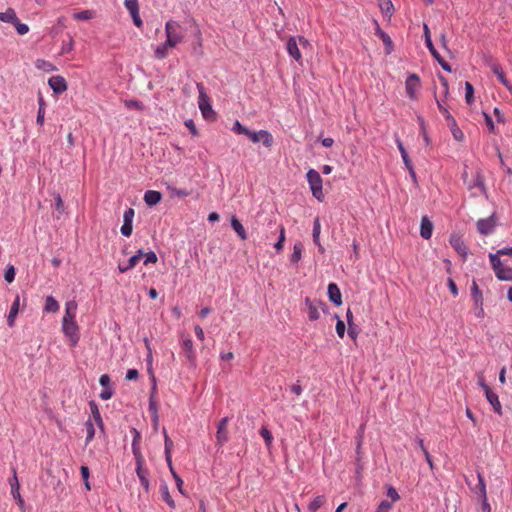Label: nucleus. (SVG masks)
Listing matches in <instances>:
<instances>
[{
    "instance_id": "f3484780",
    "label": "nucleus",
    "mask_w": 512,
    "mask_h": 512,
    "mask_svg": "<svg viewBox=\"0 0 512 512\" xmlns=\"http://www.w3.org/2000/svg\"><path fill=\"white\" fill-rule=\"evenodd\" d=\"M328 297L329 300L334 303L336 306H340L342 304V295L339 287L335 283H330L328 285Z\"/></svg>"
},
{
    "instance_id": "aec40b11",
    "label": "nucleus",
    "mask_w": 512,
    "mask_h": 512,
    "mask_svg": "<svg viewBox=\"0 0 512 512\" xmlns=\"http://www.w3.org/2000/svg\"><path fill=\"white\" fill-rule=\"evenodd\" d=\"M182 348L184 351V354L186 358L191 362L192 364L195 363L196 356H195V350L193 347V341L191 338H185L182 341Z\"/></svg>"
},
{
    "instance_id": "7ed1b4c3",
    "label": "nucleus",
    "mask_w": 512,
    "mask_h": 512,
    "mask_svg": "<svg viewBox=\"0 0 512 512\" xmlns=\"http://www.w3.org/2000/svg\"><path fill=\"white\" fill-rule=\"evenodd\" d=\"M306 177H307V181L309 183L312 195L316 199L321 201L324 197V194H323V189H322L323 181H322L320 174L315 169H309L306 174Z\"/></svg>"
},
{
    "instance_id": "ddd939ff",
    "label": "nucleus",
    "mask_w": 512,
    "mask_h": 512,
    "mask_svg": "<svg viewBox=\"0 0 512 512\" xmlns=\"http://www.w3.org/2000/svg\"><path fill=\"white\" fill-rule=\"evenodd\" d=\"M48 84L51 87V89L53 90V92L56 94H61V93L65 92L68 88L67 82L64 79V77L59 76V75L52 76L51 78H49Z\"/></svg>"
},
{
    "instance_id": "473e14b6",
    "label": "nucleus",
    "mask_w": 512,
    "mask_h": 512,
    "mask_svg": "<svg viewBox=\"0 0 512 512\" xmlns=\"http://www.w3.org/2000/svg\"><path fill=\"white\" fill-rule=\"evenodd\" d=\"M478 484L476 486L477 493L480 496L481 500H485L487 498L486 484L484 477L481 473H478Z\"/></svg>"
},
{
    "instance_id": "c9c22d12",
    "label": "nucleus",
    "mask_w": 512,
    "mask_h": 512,
    "mask_svg": "<svg viewBox=\"0 0 512 512\" xmlns=\"http://www.w3.org/2000/svg\"><path fill=\"white\" fill-rule=\"evenodd\" d=\"M160 493H161V497H162L163 501H165L169 505V507L174 508L175 502L172 499V497L169 493L168 486L166 484H163L160 486Z\"/></svg>"
},
{
    "instance_id": "dca6fc26",
    "label": "nucleus",
    "mask_w": 512,
    "mask_h": 512,
    "mask_svg": "<svg viewBox=\"0 0 512 512\" xmlns=\"http://www.w3.org/2000/svg\"><path fill=\"white\" fill-rule=\"evenodd\" d=\"M484 392L488 402L493 406L495 412L501 415V404L498 399V395L494 393L489 386H484Z\"/></svg>"
},
{
    "instance_id": "5701e85b",
    "label": "nucleus",
    "mask_w": 512,
    "mask_h": 512,
    "mask_svg": "<svg viewBox=\"0 0 512 512\" xmlns=\"http://www.w3.org/2000/svg\"><path fill=\"white\" fill-rule=\"evenodd\" d=\"M20 307V297L19 295L16 296L15 300L13 301L8 317H7V324L9 327H13L15 324L16 316L19 312Z\"/></svg>"
},
{
    "instance_id": "c03bdc74",
    "label": "nucleus",
    "mask_w": 512,
    "mask_h": 512,
    "mask_svg": "<svg viewBox=\"0 0 512 512\" xmlns=\"http://www.w3.org/2000/svg\"><path fill=\"white\" fill-rule=\"evenodd\" d=\"M124 5L130 15L139 13V4L137 0H125Z\"/></svg>"
},
{
    "instance_id": "e2e57ef3",
    "label": "nucleus",
    "mask_w": 512,
    "mask_h": 512,
    "mask_svg": "<svg viewBox=\"0 0 512 512\" xmlns=\"http://www.w3.org/2000/svg\"><path fill=\"white\" fill-rule=\"evenodd\" d=\"M125 106L129 109H137V110H143V105L139 101L136 100H126L124 102Z\"/></svg>"
},
{
    "instance_id": "13d9d810",
    "label": "nucleus",
    "mask_w": 512,
    "mask_h": 512,
    "mask_svg": "<svg viewBox=\"0 0 512 512\" xmlns=\"http://www.w3.org/2000/svg\"><path fill=\"white\" fill-rule=\"evenodd\" d=\"M392 507L393 505L391 502L388 500H383L380 502L375 512H390Z\"/></svg>"
},
{
    "instance_id": "cd10ccee",
    "label": "nucleus",
    "mask_w": 512,
    "mask_h": 512,
    "mask_svg": "<svg viewBox=\"0 0 512 512\" xmlns=\"http://www.w3.org/2000/svg\"><path fill=\"white\" fill-rule=\"evenodd\" d=\"M231 226H232L233 230L237 233V235L240 237L241 240L247 239V233H246L244 226L241 224V222L235 216H232V218H231Z\"/></svg>"
},
{
    "instance_id": "864d4df0",
    "label": "nucleus",
    "mask_w": 512,
    "mask_h": 512,
    "mask_svg": "<svg viewBox=\"0 0 512 512\" xmlns=\"http://www.w3.org/2000/svg\"><path fill=\"white\" fill-rule=\"evenodd\" d=\"M13 25L19 35H25L29 32V26L27 24L21 23L19 18Z\"/></svg>"
},
{
    "instance_id": "de8ad7c7",
    "label": "nucleus",
    "mask_w": 512,
    "mask_h": 512,
    "mask_svg": "<svg viewBox=\"0 0 512 512\" xmlns=\"http://www.w3.org/2000/svg\"><path fill=\"white\" fill-rule=\"evenodd\" d=\"M85 427H86V445L89 444L94 436H95V429H94V425L93 423L88 420L86 423H85Z\"/></svg>"
},
{
    "instance_id": "4d7b16f0",
    "label": "nucleus",
    "mask_w": 512,
    "mask_h": 512,
    "mask_svg": "<svg viewBox=\"0 0 512 512\" xmlns=\"http://www.w3.org/2000/svg\"><path fill=\"white\" fill-rule=\"evenodd\" d=\"M285 242V228L282 226L280 228V235L278 241L275 243L274 247L277 251H281L283 249Z\"/></svg>"
},
{
    "instance_id": "4468645a",
    "label": "nucleus",
    "mask_w": 512,
    "mask_h": 512,
    "mask_svg": "<svg viewBox=\"0 0 512 512\" xmlns=\"http://www.w3.org/2000/svg\"><path fill=\"white\" fill-rule=\"evenodd\" d=\"M228 421H229L228 417H224L218 423L217 432H216V440L219 445H223L228 440V430H227Z\"/></svg>"
},
{
    "instance_id": "f704fd0d",
    "label": "nucleus",
    "mask_w": 512,
    "mask_h": 512,
    "mask_svg": "<svg viewBox=\"0 0 512 512\" xmlns=\"http://www.w3.org/2000/svg\"><path fill=\"white\" fill-rule=\"evenodd\" d=\"M381 12L390 17L393 14L394 6L390 0H378Z\"/></svg>"
},
{
    "instance_id": "5fc2aeb1",
    "label": "nucleus",
    "mask_w": 512,
    "mask_h": 512,
    "mask_svg": "<svg viewBox=\"0 0 512 512\" xmlns=\"http://www.w3.org/2000/svg\"><path fill=\"white\" fill-rule=\"evenodd\" d=\"M149 411L152 413L155 424H157L158 423V408H157V404L154 401L152 396L150 397V401H149Z\"/></svg>"
},
{
    "instance_id": "0eeeda50",
    "label": "nucleus",
    "mask_w": 512,
    "mask_h": 512,
    "mask_svg": "<svg viewBox=\"0 0 512 512\" xmlns=\"http://www.w3.org/2000/svg\"><path fill=\"white\" fill-rule=\"evenodd\" d=\"M197 88L199 89V99L198 105L199 108L205 118H208L211 114H213V110L209 101V97L204 92V87L202 84L198 83Z\"/></svg>"
},
{
    "instance_id": "f8f14e48",
    "label": "nucleus",
    "mask_w": 512,
    "mask_h": 512,
    "mask_svg": "<svg viewBox=\"0 0 512 512\" xmlns=\"http://www.w3.org/2000/svg\"><path fill=\"white\" fill-rule=\"evenodd\" d=\"M450 245L454 248V250L462 256L464 259L467 257L468 254V248L465 245L464 241L459 235L452 234L450 236Z\"/></svg>"
},
{
    "instance_id": "9b49d317",
    "label": "nucleus",
    "mask_w": 512,
    "mask_h": 512,
    "mask_svg": "<svg viewBox=\"0 0 512 512\" xmlns=\"http://www.w3.org/2000/svg\"><path fill=\"white\" fill-rule=\"evenodd\" d=\"M134 214L135 212L133 208H128L124 212L121 233L125 237H129L132 234Z\"/></svg>"
},
{
    "instance_id": "09e8293b",
    "label": "nucleus",
    "mask_w": 512,
    "mask_h": 512,
    "mask_svg": "<svg viewBox=\"0 0 512 512\" xmlns=\"http://www.w3.org/2000/svg\"><path fill=\"white\" fill-rule=\"evenodd\" d=\"M397 146H398V149H399V151L401 153V156H402V159H403V162H404L406 168L411 166L412 163H411V161H410V159L408 157V153H407L406 149L404 148L403 143L400 140L397 141Z\"/></svg>"
},
{
    "instance_id": "e433bc0d",
    "label": "nucleus",
    "mask_w": 512,
    "mask_h": 512,
    "mask_svg": "<svg viewBox=\"0 0 512 512\" xmlns=\"http://www.w3.org/2000/svg\"><path fill=\"white\" fill-rule=\"evenodd\" d=\"M35 65L38 69L44 70L45 72H52V71L57 70V68L54 64H52L51 62L46 61L44 59H38L35 62Z\"/></svg>"
},
{
    "instance_id": "20e7f679",
    "label": "nucleus",
    "mask_w": 512,
    "mask_h": 512,
    "mask_svg": "<svg viewBox=\"0 0 512 512\" xmlns=\"http://www.w3.org/2000/svg\"><path fill=\"white\" fill-rule=\"evenodd\" d=\"M462 178L464 184L467 186L469 190L477 189L480 193L485 192L484 178L480 171H475L474 173H471V178H469L467 169H464L462 173Z\"/></svg>"
},
{
    "instance_id": "6ab92c4d",
    "label": "nucleus",
    "mask_w": 512,
    "mask_h": 512,
    "mask_svg": "<svg viewBox=\"0 0 512 512\" xmlns=\"http://www.w3.org/2000/svg\"><path fill=\"white\" fill-rule=\"evenodd\" d=\"M433 233V223L427 216H423L421 219L420 235L422 238L428 240L431 238Z\"/></svg>"
},
{
    "instance_id": "79ce46f5",
    "label": "nucleus",
    "mask_w": 512,
    "mask_h": 512,
    "mask_svg": "<svg viewBox=\"0 0 512 512\" xmlns=\"http://www.w3.org/2000/svg\"><path fill=\"white\" fill-rule=\"evenodd\" d=\"M167 190L170 192L171 196L176 197H187L190 195V192L185 189H178L172 185H167Z\"/></svg>"
},
{
    "instance_id": "b1692460",
    "label": "nucleus",
    "mask_w": 512,
    "mask_h": 512,
    "mask_svg": "<svg viewBox=\"0 0 512 512\" xmlns=\"http://www.w3.org/2000/svg\"><path fill=\"white\" fill-rule=\"evenodd\" d=\"M162 199V195L159 191L148 190L144 194V201L148 206H154L158 204Z\"/></svg>"
},
{
    "instance_id": "8fccbe9b",
    "label": "nucleus",
    "mask_w": 512,
    "mask_h": 512,
    "mask_svg": "<svg viewBox=\"0 0 512 512\" xmlns=\"http://www.w3.org/2000/svg\"><path fill=\"white\" fill-rule=\"evenodd\" d=\"M169 467V470L176 482V485H177V488L179 490L180 493L184 494V491H183V480L181 479V477L176 473V471L174 470L173 468V464L171 463V466H168Z\"/></svg>"
},
{
    "instance_id": "72a5a7b5",
    "label": "nucleus",
    "mask_w": 512,
    "mask_h": 512,
    "mask_svg": "<svg viewBox=\"0 0 512 512\" xmlns=\"http://www.w3.org/2000/svg\"><path fill=\"white\" fill-rule=\"evenodd\" d=\"M471 295H472V298H473V301H474V304H481V302H483V295H482V292L480 291L477 283L475 280L472 281V285H471Z\"/></svg>"
},
{
    "instance_id": "c85d7f7f",
    "label": "nucleus",
    "mask_w": 512,
    "mask_h": 512,
    "mask_svg": "<svg viewBox=\"0 0 512 512\" xmlns=\"http://www.w3.org/2000/svg\"><path fill=\"white\" fill-rule=\"evenodd\" d=\"M436 103H437L438 109L440 110L442 115L445 117V119L447 120L448 124L452 123L455 126V119L452 117V115L449 113L448 109L445 107L444 99H439V98L436 97Z\"/></svg>"
},
{
    "instance_id": "ea45409f",
    "label": "nucleus",
    "mask_w": 512,
    "mask_h": 512,
    "mask_svg": "<svg viewBox=\"0 0 512 512\" xmlns=\"http://www.w3.org/2000/svg\"><path fill=\"white\" fill-rule=\"evenodd\" d=\"M171 48L169 45H166V41L158 46L155 51H154V55L157 59H164L167 57L168 55V49Z\"/></svg>"
},
{
    "instance_id": "a18cd8bd",
    "label": "nucleus",
    "mask_w": 512,
    "mask_h": 512,
    "mask_svg": "<svg viewBox=\"0 0 512 512\" xmlns=\"http://www.w3.org/2000/svg\"><path fill=\"white\" fill-rule=\"evenodd\" d=\"M9 483L11 486V493L14 497L19 496V483L16 475L15 469H13V477L9 479Z\"/></svg>"
},
{
    "instance_id": "bf43d9fd",
    "label": "nucleus",
    "mask_w": 512,
    "mask_h": 512,
    "mask_svg": "<svg viewBox=\"0 0 512 512\" xmlns=\"http://www.w3.org/2000/svg\"><path fill=\"white\" fill-rule=\"evenodd\" d=\"M55 210L58 212L59 215H62L65 211L63 200L59 194H57L55 197Z\"/></svg>"
},
{
    "instance_id": "423d86ee",
    "label": "nucleus",
    "mask_w": 512,
    "mask_h": 512,
    "mask_svg": "<svg viewBox=\"0 0 512 512\" xmlns=\"http://www.w3.org/2000/svg\"><path fill=\"white\" fill-rule=\"evenodd\" d=\"M423 28H424L425 44H426L427 48L429 49L431 54L434 56V58L438 61V63L441 65V67L444 70L450 72L451 71L450 65L440 56L438 51L435 50V47H434V45L432 43V40H431V36H430V31H429L428 25L424 24Z\"/></svg>"
},
{
    "instance_id": "680f3d73",
    "label": "nucleus",
    "mask_w": 512,
    "mask_h": 512,
    "mask_svg": "<svg viewBox=\"0 0 512 512\" xmlns=\"http://www.w3.org/2000/svg\"><path fill=\"white\" fill-rule=\"evenodd\" d=\"M134 431H135L136 437L134 438L133 443H132V451L135 456L136 465H138V457L143 456V455L141 454L139 447L136 445V438L139 437V433L136 430H134Z\"/></svg>"
},
{
    "instance_id": "7c9ffc66",
    "label": "nucleus",
    "mask_w": 512,
    "mask_h": 512,
    "mask_svg": "<svg viewBox=\"0 0 512 512\" xmlns=\"http://www.w3.org/2000/svg\"><path fill=\"white\" fill-rule=\"evenodd\" d=\"M303 244L301 242H296L293 246V252L290 256V262L293 264L298 263L302 258V252H303Z\"/></svg>"
},
{
    "instance_id": "39448f33",
    "label": "nucleus",
    "mask_w": 512,
    "mask_h": 512,
    "mask_svg": "<svg viewBox=\"0 0 512 512\" xmlns=\"http://www.w3.org/2000/svg\"><path fill=\"white\" fill-rule=\"evenodd\" d=\"M62 331L69 339L70 346L75 347L80 339L79 326L76 320L62 321Z\"/></svg>"
},
{
    "instance_id": "f03ea898",
    "label": "nucleus",
    "mask_w": 512,
    "mask_h": 512,
    "mask_svg": "<svg viewBox=\"0 0 512 512\" xmlns=\"http://www.w3.org/2000/svg\"><path fill=\"white\" fill-rule=\"evenodd\" d=\"M166 45L175 48L184 39V29L179 22L169 20L165 24Z\"/></svg>"
},
{
    "instance_id": "6e6d98bb",
    "label": "nucleus",
    "mask_w": 512,
    "mask_h": 512,
    "mask_svg": "<svg viewBox=\"0 0 512 512\" xmlns=\"http://www.w3.org/2000/svg\"><path fill=\"white\" fill-rule=\"evenodd\" d=\"M387 497L391 500L390 502L393 504L400 499V496L397 490L393 486H389L387 488Z\"/></svg>"
},
{
    "instance_id": "c756f323",
    "label": "nucleus",
    "mask_w": 512,
    "mask_h": 512,
    "mask_svg": "<svg viewBox=\"0 0 512 512\" xmlns=\"http://www.w3.org/2000/svg\"><path fill=\"white\" fill-rule=\"evenodd\" d=\"M60 306L53 296H47L45 299L44 311L48 313H55L59 310Z\"/></svg>"
},
{
    "instance_id": "393cba45",
    "label": "nucleus",
    "mask_w": 512,
    "mask_h": 512,
    "mask_svg": "<svg viewBox=\"0 0 512 512\" xmlns=\"http://www.w3.org/2000/svg\"><path fill=\"white\" fill-rule=\"evenodd\" d=\"M164 434V447H165V459L168 466H171V460H172V449H173V441L170 439V437L167 434V431L163 429Z\"/></svg>"
},
{
    "instance_id": "37998d69",
    "label": "nucleus",
    "mask_w": 512,
    "mask_h": 512,
    "mask_svg": "<svg viewBox=\"0 0 512 512\" xmlns=\"http://www.w3.org/2000/svg\"><path fill=\"white\" fill-rule=\"evenodd\" d=\"M465 100L468 105H471L474 100V88L470 82H465Z\"/></svg>"
},
{
    "instance_id": "338daca9",
    "label": "nucleus",
    "mask_w": 512,
    "mask_h": 512,
    "mask_svg": "<svg viewBox=\"0 0 512 512\" xmlns=\"http://www.w3.org/2000/svg\"><path fill=\"white\" fill-rule=\"evenodd\" d=\"M5 280L9 283H11L14 278H15V269L13 266H10L7 268V270L5 271Z\"/></svg>"
},
{
    "instance_id": "a878e982",
    "label": "nucleus",
    "mask_w": 512,
    "mask_h": 512,
    "mask_svg": "<svg viewBox=\"0 0 512 512\" xmlns=\"http://www.w3.org/2000/svg\"><path fill=\"white\" fill-rule=\"evenodd\" d=\"M305 304L308 307V316L311 321L318 320L320 318L319 307L313 303L310 298L305 299Z\"/></svg>"
},
{
    "instance_id": "3c124183",
    "label": "nucleus",
    "mask_w": 512,
    "mask_h": 512,
    "mask_svg": "<svg viewBox=\"0 0 512 512\" xmlns=\"http://www.w3.org/2000/svg\"><path fill=\"white\" fill-rule=\"evenodd\" d=\"M260 435L263 437L266 446L269 448L273 442V436L271 432L266 427H262L260 430Z\"/></svg>"
},
{
    "instance_id": "49530a36",
    "label": "nucleus",
    "mask_w": 512,
    "mask_h": 512,
    "mask_svg": "<svg viewBox=\"0 0 512 512\" xmlns=\"http://www.w3.org/2000/svg\"><path fill=\"white\" fill-rule=\"evenodd\" d=\"M490 263L494 271L498 270L499 268L503 267V264L500 260V254L498 252L491 253L489 255Z\"/></svg>"
},
{
    "instance_id": "774afa93",
    "label": "nucleus",
    "mask_w": 512,
    "mask_h": 512,
    "mask_svg": "<svg viewBox=\"0 0 512 512\" xmlns=\"http://www.w3.org/2000/svg\"><path fill=\"white\" fill-rule=\"evenodd\" d=\"M113 396V391L110 387L104 388L100 393V398L102 400H108Z\"/></svg>"
},
{
    "instance_id": "f257e3e1",
    "label": "nucleus",
    "mask_w": 512,
    "mask_h": 512,
    "mask_svg": "<svg viewBox=\"0 0 512 512\" xmlns=\"http://www.w3.org/2000/svg\"><path fill=\"white\" fill-rule=\"evenodd\" d=\"M232 131L235 134L245 135L252 143L262 142L266 148H270L273 145V136L269 131H252L243 126L238 120L234 122Z\"/></svg>"
},
{
    "instance_id": "603ef678",
    "label": "nucleus",
    "mask_w": 512,
    "mask_h": 512,
    "mask_svg": "<svg viewBox=\"0 0 512 512\" xmlns=\"http://www.w3.org/2000/svg\"><path fill=\"white\" fill-rule=\"evenodd\" d=\"M335 318L337 319L336 333L340 338H343L346 330L345 323L338 317V315H335Z\"/></svg>"
},
{
    "instance_id": "2eb2a0df",
    "label": "nucleus",
    "mask_w": 512,
    "mask_h": 512,
    "mask_svg": "<svg viewBox=\"0 0 512 512\" xmlns=\"http://www.w3.org/2000/svg\"><path fill=\"white\" fill-rule=\"evenodd\" d=\"M286 49L288 54L295 59L297 62H301L302 55L299 49V44L297 42V39L295 37H290L286 44Z\"/></svg>"
},
{
    "instance_id": "412c9836",
    "label": "nucleus",
    "mask_w": 512,
    "mask_h": 512,
    "mask_svg": "<svg viewBox=\"0 0 512 512\" xmlns=\"http://www.w3.org/2000/svg\"><path fill=\"white\" fill-rule=\"evenodd\" d=\"M144 255L143 251L142 250H139L137 254L133 255L126 264H119L118 265V269L120 272L124 273V272H127L128 270L134 268L138 262L140 261V259L142 258V256Z\"/></svg>"
},
{
    "instance_id": "0e129e2a",
    "label": "nucleus",
    "mask_w": 512,
    "mask_h": 512,
    "mask_svg": "<svg viewBox=\"0 0 512 512\" xmlns=\"http://www.w3.org/2000/svg\"><path fill=\"white\" fill-rule=\"evenodd\" d=\"M448 125L451 126V130H452L454 138L458 141H462L464 138L463 132L456 125L454 126L452 123H450Z\"/></svg>"
},
{
    "instance_id": "a19ab883",
    "label": "nucleus",
    "mask_w": 512,
    "mask_h": 512,
    "mask_svg": "<svg viewBox=\"0 0 512 512\" xmlns=\"http://www.w3.org/2000/svg\"><path fill=\"white\" fill-rule=\"evenodd\" d=\"M320 233H321V224H320L319 218L317 217V218H315L314 223H313V233H312L313 242L316 245H319Z\"/></svg>"
},
{
    "instance_id": "2f4dec72",
    "label": "nucleus",
    "mask_w": 512,
    "mask_h": 512,
    "mask_svg": "<svg viewBox=\"0 0 512 512\" xmlns=\"http://www.w3.org/2000/svg\"><path fill=\"white\" fill-rule=\"evenodd\" d=\"M494 272L499 280L512 281V268L503 266Z\"/></svg>"
},
{
    "instance_id": "4be33fe9",
    "label": "nucleus",
    "mask_w": 512,
    "mask_h": 512,
    "mask_svg": "<svg viewBox=\"0 0 512 512\" xmlns=\"http://www.w3.org/2000/svg\"><path fill=\"white\" fill-rule=\"evenodd\" d=\"M492 72L497 76L498 80L505 86L507 89L512 92V85L506 79L505 73L498 63H494L491 66Z\"/></svg>"
},
{
    "instance_id": "052dcab7",
    "label": "nucleus",
    "mask_w": 512,
    "mask_h": 512,
    "mask_svg": "<svg viewBox=\"0 0 512 512\" xmlns=\"http://www.w3.org/2000/svg\"><path fill=\"white\" fill-rule=\"evenodd\" d=\"M74 48V41L73 38L70 36L68 42H63L61 47V54H67L70 53Z\"/></svg>"
},
{
    "instance_id": "4c0bfd02",
    "label": "nucleus",
    "mask_w": 512,
    "mask_h": 512,
    "mask_svg": "<svg viewBox=\"0 0 512 512\" xmlns=\"http://www.w3.org/2000/svg\"><path fill=\"white\" fill-rule=\"evenodd\" d=\"M324 503H325V497L317 496L308 505V511L316 512Z\"/></svg>"
},
{
    "instance_id": "bb28decb",
    "label": "nucleus",
    "mask_w": 512,
    "mask_h": 512,
    "mask_svg": "<svg viewBox=\"0 0 512 512\" xmlns=\"http://www.w3.org/2000/svg\"><path fill=\"white\" fill-rule=\"evenodd\" d=\"M18 17L13 8H7L6 11L0 12V21L4 23L14 24Z\"/></svg>"
},
{
    "instance_id": "69168bd1",
    "label": "nucleus",
    "mask_w": 512,
    "mask_h": 512,
    "mask_svg": "<svg viewBox=\"0 0 512 512\" xmlns=\"http://www.w3.org/2000/svg\"><path fill=\"white\" fill-rule=\"evenodd\" d=\"M157 260H158V258H157V255L155 254V252L150 251L145 254L144 265H148L149 263H156Z\"/></svg>"
},
{
    "instance_id": "9d476101",
    "label": "nucleus",
    "mask_w": 512,
    "mask_h": 512,
    "mask_svg": "<svg viewBox=\"0 0 512 512\" xmlns=\"http://www.w3.org/2000/svg\"><path fill=\"white\" fill-rule=\"evenodd\" d=\"M420 88V78L416 74H410L405 81L406 93L411 99H416V92Z\"/></svg>"
},
{
    "instance_id": "6e6552de",
    "label": "nucleus",
    "mask_w": 512,
    "mask_h": 512,
    "mask_svg": "<svg viewBox=\"0 0 512 512\" xmlns=\"http://www.w3.org/2000/svg\"><path fill=\"white\" fill-rule=\"evenodd\" d=\"M477 230L481 235H489L496 227V217L494 214L488 218L479 219L476 223Z\"/></svg>"
},
{
    "instance_id": "a211bd4d",
    "label": "nucleus",
    "mask_w": 512,
    "mask_h": 512,
    "mask_svg": "<svg viewBox=\"0 0 512 512\" xmlns=\"http://www.w3.org/2000/svg\"><path fill=\"white\" fill-rule=\"evenodd\" d=\"M78 304L75 300H70L65 304V313L62 321L76 320Z\"/></svg>"
},
{
    "instance_id": "1a4fd4ad",
    "label": "nucleus",
    "mask_w": 512,
    "mask_h": 512,
    "mask_svg": "<svg viewBox=\"0 0 512 512\" xmlns=\"http://www.w3.org/2000/svg\"><path fill=\"white\" fill-rule=\"evenodd\" d=\"M144 464H145L144 457L139 456L138 457V465H136V473L139 478L141 486L144 488V490L146 492H148L149 491V480H148L149 471L144 466Z\"/></svg>"
},
{
    "instance_id": "58836bf2",
    "label": "nucleus",
    "mask_w": 512,
    "mask_h": 512,
    "mask_svg": "<svg viewBox=\"0 0 512 512\" xmlns=\"http://www.w3.org/2000/svg\"><path fill=\"white\" fill-rule=\"evenodd\" d=\"M95 17L93 10H83L73 14V18L76 20H91Z\"/></svg>"
}]
</instances>
